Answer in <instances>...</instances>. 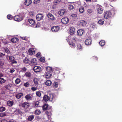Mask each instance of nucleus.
<instances>
[{
    "label": "nucleus",
    "instance_id": "a18cd8bd",
    "mask_svg": "<svg viewBox=\"0 0 122 122\" xmlns=\"http://www.w3.org/2000/svg\"><path fill=\"white\" fill-rule=\"evenodd\" d=\"M54 86L55 88H56L58 87V83L56 82H54Z\"/></svg>",
    "mask_w": 122,
    "mask_h": 122
},
{
    "label": "nucleus",
    "instance_id": "864d4df0",
    "mask_svg": "<svg viewBox=\"0 0 122 122\" xmlns=\"http://www.w3.org/2000/svg\"><path fill=\"white\" fill-rule=\"evenodd\" d=\"M41 54L40 52H38L36 54V56L37 57H39L41 56Z\"/></svg>",
    "mask_w": 122,
    "mask_h": 122
},
{
    "label": "nucleus",
    "instance_id": "0eeeda50",
    "mask_svg": "<svg viewBox=\"0 0 122 122\" xmlns=\"http://www.w3.org/2000/svg\"><path fill=\"white\" fill-rule=\"evenodd\" d=\"M43 17L44 15L42 14H38L36 16V19L38 21H40L43 19Z\"/></svg>",
    "mask_w": 122,
    "mask_h": 122
},
{
    "label": "nucleus",
    "instance_id": "b1692460",
    "mask_svg": "<svg viewBox=\"0 0 122 122\" xmlns=\"http://www.w3.org/2000/svg\"><path fill=\"white\" fill-rule=\"evenodd\" d=\"M28 21L29 23L31 25H34L35 23V20L32 19H29Z\"/></svg>",
    "mask_w": 122,
    "mask_h": 122
},
{
    "label": "nucleus",
    "instance_id": "0e129e2a",
    "mask_svg": "<svg viewBox=\"0 0 122 122\" xmlns=\"http://www.w3.org/2000/svg\"><path fill=\"white\" fill-rule=\"evenodd\" d=\"M0 116L1 117H4L6 116V114L5 113L3 114L0 115Z\"/></svg>",
    "mask_w": 122,
    "mask_h": 122
},
{
    "label": "nucleus",
    "instance_id": "f257e3e1",
    "mask_svg": "<svg viewBox=\"0 0 122 122\" xmlns=\"http://www.w3.org/2000/svg\"><path fill=\"white\" fill-rule=\"evenodd\" d=\"M46 70L47 71L46 74V77L47 79L50 78L51 77L52 73L55 72L56 69H52L50 67L47 66L46 67Z\"/></svg>",
    "mask_w": 122,
    "mask_h": 122
},
{
    "label": "nucleus",
    "instance_id": "13d9d810",
    "mask_svg": "<svg viewBox=\"0 0 122 122\" xmlns=\"http://www.w3.org/2000/svg\"><path fill=\"white\" fill-rule=\"evenodd\" d=\"M15 71V70L14 69V68H12L10 70V72L11 73H13Z\"/></svg>",
    "mask_w": 122,
    "mask_h": 122
},
{
    "label": "nucleus",
    "instance_id": "bf43d9fd",
    "mask_svg": "<svg viewBox=\"0 0 122 122\" xmlns=\"http://www.w3.org/2000/svg\"><path fill=\"white\" fill-rule=\"evenodd\" d=\"M5 56V54H3L2 53L0 52V57H3Z\"/></svg>",
    "mask_w": 122,
    "mask_h": 122
},
{
    "label": "nucleus",
    "instance_id": "423d86ee",
    "mask_svg": "<svg viewBox=\"0 0 122 122\" xmlns=\"http://www.w3.org/2000/svg\"><path fill=\"white\" fill-rule=\"evenodd\" d=\"M85 43V45L87 46L90 45L92 43V40L91 37H88L86 39Z\"/></svg>",
    "mask_w": 122,
    "mask_h": 122
},
{
    "label": "nucleus",
    "instance_id": "774afa93",
    "mask_svg": "<svg viewBox=\"0 0 122 122\" xmlns=\"http://www.w3.org/2000/svg\"><path fill=\"white\" fill-rule=\"evenodd\" d=\"M95 27V25H94V24H92L91 25V27H92L93 28H94Z\"/></svg>",
    "mask_w": 122,
    "mask_h": 122
},
{
    "label": "nucleus",
    "instance_id": "a878e982",
    "mask_svg": "<svg viewBox=\"0 0 122 122\" xmlns=\"http://www.w3.org/2000/svg\"><path fill=\"white\" fill-rule=\"evenodd\" d=\"M25 75L28 78H30L31 76V73L29 72H27L25 74Z\"/></svg>",
    "mask_w": 122,
    "mask_h": 122
},
{
    "label": "nucleus",
    "instance_id": "aec40b11",
    "mask_svg": "<svg viewBox=\"0 0 122 122\" xmlns=\"http://www.w3.org/2000/svg\"><path fill=\"white\" fill-rule=\"evenodd\" d=\"M23 93L20 92L19 93L15 95L16 97L18 99H19L23 96Z\"/></svg>",
    "mask_w": 122,
    "mask_h": 122
},
{
    "label": "nucleus",
    "instance_id": "9d476101",
    "mask_svg": "<svg viewBox=\"0 0 122 122\" xmlns=\"http://www.w3.org/2000/svg\"><path fill=\"white\" fill-rule=\"evenodd\" d=\"M41 69V67L40 66H35L33 68V70L36 73L40 72Z\"/></svg>",
    "mask_w": 122,
    "mask_h": 122
},
{
    "label": "nucleus",
    "instance_id": "338daca9",
    "mask_svg": "<svg viewBox=\"0 0 122 122\" xmlns=\"http://www.w3.org/2000/svg\"><path fill=\"white\" fill-rule=\"evenodd\" d=\"M21 39L23 40H26V38L25 37H21Z\"/></svg>",
    "mask_w": 122,
    "mask_h": 122
},
{
    "label": "nucleus",
    "instance_id": "2eb2a0df",
    "mask_svg": "<svg viewBox=\"0 0 122 122\" xmlns=\"http://www.w3.org/2000/svg\"><path fill=\"white\" fill-rule=\"evenodd\" d=\"M78 24L80 25L84 26L86 24V22L83 20L80 21L78 22Z\"/></svg>",
    "mask_w": 122,
    "mask_h": 122
},
{
    "label": "nucleus",
    "instance_id": "a211bd4d",
    "mask_svg": "<svg viewBox=\"0 0 122 122\" xmlns=\"http://www.w3.org/2000/svg\"><path fill=\"white\" fill-rule=\"evenodd\" d=\"M75 29L73 27H71L70 28V33L71 35H73L75 33Z\"/></svg>",
    "mask_w": 122,
    "mask_h": 122
},
{
    "label": "nucleus",
    "instance_id": "69168bd1",
    "mask_svg": "<svg viewBox=\"0 0 122 122\" xmlns=\"http://www.w3.org/2000/svg\"><path fill=\"white\" fill-rule=\"evenodd\" d=\"M40 25V24L39 23H37L36 24V27H39Z\"/></svg>",
    "mask_w": 122,
    "mask_h": 122
},
{
    "label": "nucleus",
    "instance_id": "603ef678",
    "mask_svg": "<svg viewBox=\"0 0 122 122\" xmlns=\"http://www.w3.org/2000/svg\"><path fill=\"white\" fill-rule=\"evenodd\" d=\"M29 83L28 82H27L24 83V86L25 87H28L29 86Z\"/></svg>",
    "mask_w": 122,
    "mask_h": 122
},
{
    "label": "nucleus",
    "instance_id": "6e6552de",
    "mask_svg": "<svg viewBox=\"0 0 122 122\" xmlns=\"http://www.w3.org/2000/svg\"><path fill=\"white\" fill-rule=\"evenodd\" d=\"M61 22L63 24H66L68 23L69 20L68 19L67 17H64L62 18L61 20Z\"/></svg>",
    "mask_w": 122,
    "mask_h": 122
},
{
    "label": "nucleus",
    "instance_id": "7c9ffc66",
    "mask_svg": "<svg viewBox=\"0 0 122 122\" xmlns=\"http://www.w3.org/2000/svg\"><path fill=\"white\" fill-rule=\"evenodd\" d=\"M6 81V80H5L3 78H0V84H2L5 83Z\"/></svg>",
    "mask_w": 122,
    "mask_h": 122
},
{
    "label": "nucleus",
    "instance_id": "c85d7f7f",
    "mask_svg": "<svg viewBox=\"0 0 122 122\" xmlns=\"http://www.w3.org/2000/svg\"><path fill=\"white\" fill-rule=\"evenodd\" d=\"M84 8L82 6H81L80 7L79 11L81 13H82L84 12Z\"/></svg>",
    "mask_w": 122,
    "mask_h": 122
},
{
    "label": "nucleus",
    "instance_id": "58836bf2",
    "mask_svg": "<svg viewBox=\"0 0 122 122\" xmlns=\"http://www.w3.org/2000/svg\"><path fill=\"white\" fill-rule=\"evenodd\" d=\"M23 61L25 63L27 64L29 62V61L28 58H25L24 60Z\"/></svg>",
    "mask_w": 122,
    "mask_h": 122
},
{
    "label": "nucleus",
    "instance_id": "ddd939ff",
    "mask_svg": "<svg viewBox=\"0 0 122 122\" xmlns=\"http://www.w3.org/2000/svg\"><path fill=\"white\" fill-rule=\"evenodd\" d=\"M31 65H36L37 64L36 59L35 58H33L30 61Z\"/></svg>",
    "mask_w": 122,
    "mask_h": 122
},
{
    "label": "nucleus",
    "instance_id": "79ce46f5",
    "mask_svg": "<svg viewBox=\"0 0 122 122\" xmlns=\"http://www.w3.org/2000/svg\"><path fill=\"white\" fill-rule=\"evenodd\" d=\"M5 110V108L3 107H1L0 108V112H2Z\"/></svg>",
    "mask_w": 122,
    "mask_h": 122
},
{
    "label": "nucleus",
    "instance_id": "c756f323",
    "mask_svg": "<svg viewBox=\"0 0 122 122\" xmlns=\"http://www.w3.org/2000/svg\"><path fill=\"white\" fill-rule=\"evenodd\" d=\"M36 95L38 97H40L41 96V91H37L36 92Z\"/></svg>",
    "mask_w": 122,
    "mask_h": 122
},
{
    "label": "nucleus",
    "instance_id": "de8ad7c7",
    "mask_svg": "<svg viewBox=\"0 0 122 122\" xmlns=\"http://www.w3.org/2000/svg\"><path fill=\"white\" fill-rule=\"evenodd\" d=\"M21 71L22 72H25L27 70V69L25 67L21 68Z\"/></svg>",
    "mask_w": 122,
    "mask_h": 122
},
{
    "label": "nucleus",
    "instance_id": "09e8293b",
    "mask_svg": "<svg viewBox=\"0 0 122 122\" xmlns=\"http://www.w3.org/2000/svg\"><path fill=\"white\" fill-rule=\"evenodd\" d=\"M30 15L31 16H33L34 15V13L33 11H30L29 13Z\"/></svg>",
    "mask_w": 122,
    "mask_h": 122
},
{
    "label": "nucleus",
    "instance_id": "ea45409f",
    "mask_svg": "<svg viewBox=\"0 0 122 122\" xmlns=\"http://www.w3.org/2000/svg\"><path fill=\"white\" fill-rule=\"evenodd\" d=\"M20 79L18 78L16 79L15 81V83L16 84H19L20 82Z\"/></svg>",
    "mask_w": 122,
    "mask_h": 122
},
{
    "label": "nucleus",
    "instance_id": "4be33fe9",
    "mask_svg": "<svg viewBox=\"0 0 122 122\" xmlns=\"http://www.w3.org/2000/svg\"><path fill=\"white\" fill-rule=\"evenodd\" d=\"M31 3V1L30 0H26L25 2V4L26 6H28L30 5Z\"/></svg>",
    "mask_w": 122,
    "mask_h": 122
},
{
    "label": "nucleus",
    "instance_id": "412c9836",
    "mask_svg": "<svg viewBox=\"0 0 122 122\" xmlns=\"http://www.w3.org/2000/svg\"><path fill=\"white\" fill-rule=\"evenodd\" d=\"M19 41V39L16 37H14L11 40V41L13 43H16L17 42Z\"/></svg>",
    "mask_w": 122,
    "mask_h": 122
},
{
    "label": "nucleus",
    "instance_id": "49530a36",
    "mask_svg": "<svg viewBox=\"0 0 122 122\" xmlns=\"http://www.w3.org/2000/svg\"><path fill=\"white\" fill-rule=\"evenodd\" d=\"M46 114L48 116H51V112H50L46 111L45 112Z\"/></svg>",
    "mask_w": 122,
    "mask_h": 122
},
{
    "label": "nucleus",
    "instance_id": "9b49d317",
    "mask_svg": "<svg viewBox=\"0 0 122 122\" xmlns=\"http://www.w3.org/2000/svg\"><path fill=\"white\" fill-rule=\"evenodd\" d=\"M84 30L82 29H79L77 32V35L80 36H81L84 32Z\"/></svg>",
    "mask_w": 122,
    "mask_h": 122
},
{
    "label": "nucleus",
    "instance_id": "f8f14e48",
    "mask_svg": "<svg viewBox=\"0 0 122 122\" xmlns=\"http://www.w3.org/2000/svg\"><path fill=\"white\" fill-rule=\"evenodd\" d=\"M21 106L24 108L27 109L28 107L30 105L28 103L25 102L22 104Z\"/></svg>",
    "mask_w": 122,
    "mask_h": 122
},
{
    "label": "nucleus",
    "instance_id": "e2e57ef3",
    "mask_svg": "<svg viewBox=\"0 0 122 122\" xmlns=\"http://www.w3.org/2000/svg\"><path fill=\"white\" fill-rule=\"evenodd\" d=\"M4 64V63L2 61H0V65L1 66H2Z\"/></svg>",
    "mask_w": 122,
    "mask_h": 122
},
{
    "label": "nucleus",
    "instance_id": "f704fd0d",
    "mask_svg": "<svg viewBox=\"0 0 122 122\" xmlns=\"http://www.w3.org/2000/svg\"><path fill=\"white\" fill-rule=\"evenodd\" d=\"M104 21V20L103 18L100 19V25H102Z\"/></svg>",
    "mask_w": 122,
    "mask_h": 122
},
{
    "label": "nucleus",
    "instance_id": "8fccbe9b",
    "mask_svg": "<svg viewBox=\"0 0 122 122\" xmlns=\"http://www.w3.org/2000/svg\"><path fill=\"white\" fill-rule=\"evenodd\" d=\"M37 89V87L35 86L32 87L31 88V90L33 91H36Z\"/></svg>",
    "mask_w": 122,
    "mask_h": 122
},
{
    "label": "nucleus",
    "instance_id": "6ab92c4d",
    "mask_svg": "<svg viewBox=\"0 0 122 122\" xmlns=\"http://www.w3.org/2000/svg\"><path fill=\"white\" fill-rule=\"evenodd\" d=\"M47 16L48 18L51 20H53L55 19L54 17L51 13H48L47 15Z\"/></svg>",
    "mask_w": 122,
    "mask_h": 122
},
{
    "label": "nucleus",
    "instance_id": "37998d69",
    "mask_svg": "<svg viewBox=\"0 0 122 122\" xmlns=\"http://www.w3.org/2000/svg\"><path fill=\"white\" fill-rule=\"evenodd\" d=\"M68 8L69 10H72L74 9V7L73 5H69Z\"/></svg>",
    "mask_w": 122,
    "mask_h": 122
},
{
    "label": "nucleus",
    "instance_id": "f3484780",
    "mask_svg": "<svg viewBox=\"0 0 122 122\" xmlns=\"http://www.w3.org/2000/svg\"><path fill=\"white\" fill-rule=\"evenodd\" d=\"M50 97L47 95H45L43 97V100L45 102H46L50 99Z\"/></svg>",
    "mask_w": 122,
    "mask_h": 122
},
{
    "label": "nucleus",
    "instance_id": "3c124183",
    "mask_svg": "<svg viewBox=\"0 0 122 122\" xmlns=\"http://www.w3.org/2000/svg\"><path fill=\"white\" fill-rule=\"evenodd\" d=\"M40 0H34L33 2L35 4H36L40 2Z\"/></svg>",
    "mask_w": 122,
    "mask_h": 122
},
{
    "label": "nucleus",
    "instance_id": "dca6fc26",
    "mask_svg": "<svg viewBox=\"0 0 122 122\" xmlns=\"http://www.w3.org/2000/svg\"><path fill=\"white\" fill-rule=\"evenodd\" d=\"M66 12L65 10V9L61 10L59 11V14L61 16H62L65 14Z\"/></svg>",
    "mask_w": 122,
    "mask_h": 122
},
{
    "label": "nucleus",
    "instance_id": "4c0bfd02",
    "mask_svg": "<svg viewBox=\"0 0 122 122\" xmlns=\"http://www.w3.org/2000/svg\"><path fill=\"white\" fill-rule=\"evenodd\" d=\"M5 51L7 53L9 54L10 53V52L8 49L7 48H5L4 49Z\"/></svg>",
    "mask_w": 122,
    "mask_h": 122
},
{
    "label": "nucleus",
    "instance_id": "e433bc0d",
    "mask_svg": "<svg viewBox=\"0 0 122 122\" xmlns=\"http://www.w3.org/2000/svg\"><path fill=\"white\" fill-rule=\"evenodd\" d=\"M38 79L36 78H34L33 80L35 84H36L38 83Z\"/></svg>",
    "mask_w": 122,
    "mask_h": 122
},
{
    "label": "nucleus",
    "instance_id": "680f3d73",
    "mask_svg": "<svg viewBox=\"0 0 122 122\" xmlns=\"http://www.w3.org/2000/svg\"><path fill=\"white\" fill-rule=\"evenodd\" d=\"M72 40H73V41H74V42H75L77 40V39L76 37H73L72 39Z\"/></svg>",
    "mask_w": 122,
    "mask_h": 122
},
{
    "label": "nucleus",
    "instance_id": "72a5a7b5",
    "mask_svg": "<svg viewBox=\"0 0 122 122\" xmlns=\"http://www.w3.org/2000/svg\"><path fill=\"white\" fill-rule=\"evenodd\" d=\"M69 44L71 47H74L75 46V43L72 41H70Z\"/></svg>",
    "mask_w": 122,
    "mask_h": 122
},
{
    "label": "nucleus",
    "instance_id": "5701e85b",
    "mask_svg": "<svg viewBox=\"0 0 122 122\" xmlns=\"http://www.w3.org/2000/svg\"><path fill=\"white\" fill-rule=\"evenodd\" d=\"M14 102L13 101H8L7 102V105L10 107L12 106L14 104Z\"/></svg>",
    "mask_w": 122,
    "mask_h": 122
},
{
    "label": "nucleus",
    "instance_id": "a19ab883",
    "mask_svg": "<svg viewBox=\"0 0 122 122\" xmlns=\"http://www.w3.org/2000/svg\"><path fill=\"white\" fill-rule=\"evenodd\" d=\"M39 60L41 62H44L45 61V58L43 57L40 58Z\"/></svg>",
    "mask_w": 122,
    "mask_h": 122
},
{
    "label": "nucleus",
    "instance_id": "f03ea898",
    "mask_svg": "<svg viewBox=\"0 0 122 122\" xmlns=\"http://www.w3.org/2000/svg\"><path fill=\"white\" fill-rule=\"evenodd\" d=\"M8 61L10 63H11V64H16L17 63V62L15 61V57L12 56H9Z\"/></svg>",
    "mask_w": 122,
    "mask_h": 122
},
{
    "label": "nucleus",
    "instance_id": "473e14b6",
    "mask_svg": "<svg viewBox=\"0 0 122 122\" xmlns=\"http://www.w3.org/2000/svg\"><path fill=\"white\" fill-rule=\"evenodd\" d=\"M105 44V41L104 40H102L100 41V45L101 46H104Z\"/></svg>",
    "mask_w": 122,
    "mask_h": 122
},
{
    "label": "nucleus",
    "instance_id": "4468645a",
    "mask_svg": "<svg viewBox=\"0 0 122 122\" xmlns=\"http://www.w3.org/2000/svg\"><path fill=\"white\" fill-rule=\"evenodd\" d=\"M35 51L34 49L33 48H30L28 51V52L30 55H32L35 54Z\"/></svg>",
    "mask_w": 122,
    "mask_h": 122
},
{
    "label": "nucleus",
    "instance_id": "052dcab7",
    "mask_svg": "<svg viewBox=\"0 0 122 122\" xmlns=\"http://www.w3.org/2000/svg\"><path fill=\"white\" fill-rule=\"evenodd\" d=\"M1 122H7V121L6 119H4L1 120Z\"/></svg>",
    "mask_w": 122,
    "mask_h": 122
},
{
    "label": "nucleus",
    "instance_id": "1a4fd4ad",
    "mask_svg": "<svg viewBox=\"0 0 122 122\" xmlns=\"http://www.w3.org/2000/svg\"><path fill=\"white\" fill-rule=\"evenodd\" d=\"M60 29V27L59 26H53L51 28L52 31L54 32H58Z\"/></svg>",
    "mask_w": 122,
    "mask_h": 122
},
{
    "label": "nucleus",
    "instance_id": "7ed1b4c3",
    "mask_svg": "<svg viewBox=\"0 0 122 122\" xmlns=\"http://www.w3.org/2000/svg\"><path fill=\"white\" fill-rule=\"evenodd\" d=\"M14 20L16 21H19L23 20V18L21 15H17L14 17Z\"/></svg>",
    "mask_w": 122,
    "mask_h": 122
},
{
    "label": "nucleus",
    "instance_id": "c9c22d12",
    "mask_svg": "<svg viewBox=\"0 0 122 122\" xmlns=\"http://www.w3.org/2000/svg\"><path fill=\"white\" fill-rule=\"evenodd\" d=\"M7 18L9 20H11L13 19V17L11 15H8L7 16Z\"/></svg>",
    "mask_w": 122,
    "mask_h": 122
},
{
    "label": "nucleus",
    "instance_id": "c03bdc74",
    "mask_svg": "<svg viewBox=\"0 0 122 122\" xmlns=\"http://www.w3.org/2000/svg\"><path fill=\"white\" fill-rule=\"evenodd\" d=\"M39 101H37L35 103V106L38 107L39 106Z\"/></svg>",
    "mask_w": 122,
    "mask_h": 122
},
{
    "label": "nucleus",
    "instance_id": "393cba45",
    "mask_svg": "<svg viewBox=\"0 0 122 122\" xmlns=\"http://www.w3.org/2000/svg\"><path fill=\"white\" fill-rule=\"evenodd\" d=\"M34 116L33 115L29 116L27 119L29 121H32L34 118Z\"/></svg>",
    "mask_w": 122,
    "mask_h": 122
},
{
    "label": "nucleus",
    "instance_id": "20e7f679",
    "mask_svg": "<svg viewBox=\"0 0 122 122\" xmlns=\"http://www.w3.org/2000/svg\"><path fill=\"white\" fill-rule=\"evenodd\" d=\"M51 107L48 104L45 103L42 107L43 110L44 111H45L51 109Z\"/></svg>",
    "mask_w": 122,
    "mask_h": 122
},
{
    "label": "nucleus",
    "instance_id": "4d7b16f0",
    "mask_svg": "<svg viewBox=\"0 0 122 122\" xmlns=\"http://www.w3.org/2000/svg\"><path fill=\"white\" fill-rule=\"evenodd\" d=\"M103 12V9L100 7V14H102Z\"/></svg>",
    "mask_w": 122,
    "mask_h": 122
},
{
    "label": "nucleus",
    "instance_id": "cd10ccee",
    "mask_svg": "<svg viewBox=\"0 0 122 122\" xmlns=\"http://www.w3.org/2000/svg\"><path fill=\"white\" fill-rule=\"evenodd\" d=\"M31 95L30 94H27L25 97V98L27 100H30L32 98V97L31 96Z\"/></svg>",
    "mask_w": 122,
    "mask_h": 122
},
{
    "label": "nucleus",
    "instance_id": "2f4dec72",
    "mask_svg": "<svg viewBox=\"0 0 122 122\" xmlns=\"http://www.w3.org/2000/svg\"><path fill=\"white\" fill-rule=\"evenodd\" d=\"M41 113L40 111L39 110H37L35 111V113L36 115H39Z\"/></svg>",
    "mask_w": 122,
    "mask_h": 122
},
{
    "label": "nucleus",
    "instance_id": "6e6d98bb",
    "mask_svg": "<svg viewBox=\"0 0 122 122\" xmlns=\"http://www.w3.org/2000/svg\"><path fill=\"white\" fill-rule=\"evenodd\" d=\"M87 11L90 14L92 13V10L91 9H90L87 10Z\"/></svg>",
    "mask_w": 122,
    "mask_h": 122
},
{
    "label": "nucleus",
    "instance_id": "39448f33",
    "mask_svg": "<svg viewBox=\"0 0 122 122\" xmlns=\"http://www.w3.org/2000/svg\"><path fill=\"white\" fill-rule=\"evenodd\" d=\"M112 14L110 11H106L104 14V17L105 18L108 19L111 17Z\"/></svg>",
    "mask_w": 122,
    "mask_h": 122
},
{
    "label": "nucleus",
    "instance_id": "5fc2aeb1",
    "mask_svg": "<svg viewBox=\"0 0 122 122\" xmlns=\"http://www.w3.org/2000/svg\"><path fill=\"white\" fill-rule=\"evenodd\" d=\"M77 47L79 49H81L82 48V46L80 44H78L77 45Z\"/></svg>",
    "mask_w": 122,
    "mask_h": 122
},
{
    "label": "nucleus",
    "instance_id": "bb28decb",
    "mask_svg": "<svg viewBox=\"0 0 122 122\" xmlns=\"http://www.w3.org/2000/svg\"><path fill=\"white\" fill-rule=\"evenodd\" d=\"M51 82L50 80H47L45 82V84L46 85L48 86H50L51 84Z\"/></svg>",
    "mask_w": 122,
    "mask_h": 122
}]
</instances>
